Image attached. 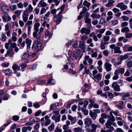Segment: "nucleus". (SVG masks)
I'll use <instances>...</instances> for the list:
<instances>
[{
    "label": "nucleus",
    "instance_id": "nucleus-1",
    "mask_svg": "<svg viewBox=\"0 0 132 132\" xmlns=\"http://www.w3.org/2000/svg\"><path fill=\"white\" fill-rule=\"evenodd\" d=\"M59 9H58L57 10L54 9L52 10L51 11V13L53 14L54 17V21L56 22L57 24H59L61 22L62 19V15L61 14L62 13V11H60L57 15H56V12Z\"/></svg>",
    "mask_w": 132,
    "mask_h": 132
},
{
    "label": "nucleus",
    "instance_id": "nucleus-2",
    "mask_svg": "<svg viewBox=\"0 0 132 132\" xmlns=\"http://www.w3.org/2000/svg\"><path fill=\"white\" fill-rule=\"evenodd\" d=\"M40 26V24L39 23L36 22L34 26V30L33 35V37L37 39H40L41 34L38 32L39 31V27Z\"/></svg>",
    "mask_w": 132,
    "mask_h": 132
},
{
    "label": "nucleus",
    "instance_id": "nucleus-3",
    "mask_svg": "<svg viewBox=\"0 0 132 132\" xmlns=\"http://www.w3.org/2000/svg\"><path fill=\"white\" fill-rule=\"evenodd\" d=\"M42 46V43L41 42L35 40L34 42L32 48L36 51L38 52L40 50Z\"/></svg>",
    "mask_w": 132,
    "mask_h": 132
},
{
    "label": "nucleus",
    "instance_id": "nucleus-4",
    "mask_svg": "<svg viewBox=\"0 0 132 132\" xmlns=\"http://www.w3.org/2000/svg\"><path fill=\"white\" fill-rule=\"evenodd\" d=\"M112 87L115 91L119 92L121 89L120 88V86L118 85L117 82H113L111 85Z\"/></svg>",
    "mask_w": 132,
    "mask_h": 132
},
{
    "label": "nucleus",
    "instance_id": "nucleus-5",
    "mask_svg": "<svg viewBox=\"0 0 132 132\" xmlns=\"http://www.w3.org/2000/svg\"><path fill=\"white\" fill-rule=\"evenodd\" d=\"M87 9L85 7H83V9L82 11L80 13V15H82L83 14H85L84 15L86 17H88L89 15V14L87 11Z\"/></svg>",
    "mask_w": 132,
    "mask_h": 132
},
{
    "label": "nucleus",
    "instance_id": "nucleus-6",
    "mask_svg": "<svg viewBox=\"0 0 132 132\" xmlns=\"http://www.w3.org/2000/svg\"><path fill=\"white\" fill-rule=\"evenodd\" d=\"M93 121L91 119L89 118H86L84 120L85 125L87 126H90L92 123Z\"/></svg>",
    "mask_w": 132,
    "mask_h": 132
},
{
    "label": "nucleus",
    "instance_id": "nucleus-7",
    "mask_svg": "<svg viewBox=\"0 0 132 132\" xmlns=\"http://www.w3.org/2000/svg\"><path fill=\"white\" fill-rule=\"evenodd\" d=\"M85 41L84 40L81 41L80 42L79 45V48L82 50L84 52L86 49V45L85 44Z\"/></svg>",
    "mask_w": 132,
    "mask_h": 132
},
{
    "label": "nucleus",
    "instance_id": "nucleus-8",
    "mask_svg": "<svg viewBox=\"0 0 132 132\" xmlns=\"http://www.w3.org/2000/svg\"><path fill=\"white\" fill-rule=\"evenodd\" d=\"M102 75L101 73H98L96 76H94V78H92L97 82H98L101 80L102 78Z\"/></svg>",
    "mask_w": 132,
    "mask_h": 132
},
{
    "label": "nucleus",
    "instance_id": "nucleus-9",
    "mask_svg": "<svg viewBox=\"0 0 132 132\" xmlns=\"http://www.w3.org/2000/svg\"><path fill=\"white\" fill-rule=\"evenodd\" d=\"M104 67L107 72H109L112 70V65L108 62H105L104 64Z\"/></svg>",
    "mask_w": 132,
    "mask_h": 132
},
{
    "label": "nucleus",
    "instance_id": "nucleus-10",
    "mask_svg": "<svg viewBox=\"0 0 132 132\" xmlns=\"http://www.w3.org/2000/svg\"><path fill=\"white\" fill-rule=\"evenodd\" d=\"M90 30L88 29H86V28L84 27L81 29L80 32L81 34H85L87 35H88L90 33Z\"/></svg>",
    "mask_w": 132,
    "mask_h": 132
},
{
    "label": "nucleus",
    "instance_id": "nucleus-11",
    "mask_svg": "<svg viewBox=\"0 0 132 132\" xmlns=\"http://www.w3.org/2000/svg\"><path fill=\"white\" fill-rule=\"evenodd\" d=\"M68 119L70 120L71 124L75 123L77 121L76 117H73L71 116L68 115Z\"/></svg>",
    "mask_w": 132,
    "mask_h": 132
},
{
    "label": "nucleus",
    "instance_id": "nucleus-12",
    "mask_svg": "<svg viewBox=\"0 0 132 132\" xmlns=\"http://www.w3.org/2000/svg\"><path fill=\"white\" fill-rule=\"evenodd\" d=\"M28 14L26 12H24L23 15V21L25 22H26L28 20Z\"/></svg>",
    "mask_w": 132,
    "mask_h": 132
},
{
    "label": "nucleus",
    "instance_id": "nucleus-13",
    "mask_svg": "<svg viewBox=\"0 0 132 132\" xmlns=\"http://www.w3.org/2000/svg\"><path fill=\"white\" fill-rule=\"evenodd\" d=\"M91 53V57H96L97 56V51L96 49H95L93 50Z\"/></svg>",
    "mask_w": 132,
    "mask_h": 132
},
{
    "label": "nucleus",
    "instance_id": "nucleus-14",
    "mask_svg": "<svg viewBox=\"0 0 132 132\" xmlns=\"http://www.w3.org/2000/svg\"><path fill=\"white\" fill-rule=\"evenodd\" d=\"M89 114L93 119L95 120L96 119L97 114L96 112H93L92 111H90L89 112Z\"/></svg>",
    "mask_w": 132,
    "mask_h": 132
},
{
    "label": "nucleus",
    "instance_id": "nucleus-15",
    "mask_svg": "<svg viewBox=\"0 0 132 132\" xmlns=\"http://www.w3.org/2000/svg\"><path fill=\"white\" fill-rule=\"evenodd\" d=\"M115 1L112 0L109 1L107 4H106L105 6L107 7H110L113 5V4L115 3Z\"/></svg>",
    "mask_w": 132,
    "mask_h": 132
},
{
    "label": "nucleus",
    "instance_id": "nucleus-16",
    "mask_svg": "<svg viewBox=\"0 0 132 132\" xmlns=\"http://www.w3.org/2000/svg\"><path fill=\"white\" fill-rule=\"evenodd\" d=\"M114 74L115 76H113V80H116L118 79L119 78L118 75H119L118 69L116 70L114 73Z\"/></svg>",
    "mask_w": 132,
    "mask_h": 132
},
{
    "label": "nucleus",
    "instance_id": "nucleus-17",
    "mask_svg": "<svg viewBox=\"0 0 132 132\" xmlns=\"http://www.w3.org/2000/svg\"><path fill=\"white\" fill-rule=\"evenodd\" d=\"M130 31L129 28L127 27L123 28L121 29L122 32H125V34L128 33Z\"/></svg>",
    "mask_w": 132,
    "mask_h": 132
},
{
    "label": "nucleus",
    "instance_id": "nucleus-18",
    "mask_svg": "<svg viewBox=\"0 0 132 132\" xmlns=\"http://www.w3.org/2000/svg\"><path fill=\"white\" fill-rule=\"evenodd\" d=\"M110 39V37L108 36H104L103 37V41L105 44H108L109 43L108 41Z\"/></svg>",
    "mask_w": 132,
    "mask_h": 132
},
{
    "label": "nucleus",
    "instance_id": "nucleus-19",
    "mask_svg": "<svg viewBox=\"0 0 132 132\" xmlns=\"http://www.w3.org/2000/svg\"><path fill=\"white\" fill-rule=\"evenodd\" d=\"M128 57V55L126 54L124 55H120L118 58V60H120V61L126 59Z\"/></svg>",
    "mask_w": 132,
    "mask_h": 132
},
{
    "label": "nucleus",
    "instance_id": "nucleus-20",
    "mask_svg": "<svg viewBox=\"0 0 132 132\" xmlns=\"http://www.w3.org/2000/svg\"><path fill=\"white\" fill-rule=\"evenodd\" d=\"M114 53H115L121 54L122 51L120 50V48L117 47H115L114 48Z\"/></svg>",
    "mask_w": 132,
    "mask_h": 132
},
{
    "label": "nucleus",
    "instance_id": "nucleus-21",
    "mask_svg": "<svg viewBox=\"0 0 132 132\" xmlns=\"http://www.w3.org/2000/svg\"><path fill=\"white\" fill-rule=\"evenodd\" d=\"M47 5V4L44 2V0H41L39 3L38 6L40 7H44L46 6Z\"/></svg>",
    "mask_w": 132,
    "mask_h": 132
},
{
    "label": "nucleus",
    "instance_id": "nucleus-22",
    "mask_svg": "<svg viewBox=\"0 0 132 132\" xmlns=\"http://www.w3.org/2000/svg\"><path fill=\"white\" fill-rule=\"evenodd\" d=\"M4 73L6 76H10L12 75V70L10 69L6 70L5 71Z\"/></svg>",
    "mask_w": 132,
    "mask_h": 132
},
{
    "label": "nucleus",
    "instance_id": "nucleus-23",
    "mask_svg": "<svg viewBox=\"0 0 132 132\" xmlns=\"http://www.w3.org/2000/svg\"><path fill=\"white\" fill-rule=\"evenodd\" d=\"M29 56L28 53L26 52L22 55V58L24 59H27L29 57Z\"/></svg>",
    "mask_w": 132,
    "mask_h": 132
},
{
    "label": "nucleus",
    "instance_id": "nucleus-24",
    "mask_svg": "<svg viewBox=\"0 0 132 132\" xmlns=\"http://www.w3.org/2000/svg\"><path fill=\"white\" fill-rule=\"evenodd\" d=\"M1 8L2 11L5 12H6L7 11L9 10V7L5 5L2 6Z\"/></svg>",
    "mask_w": 132,
    "mask_h": 132
},
{
    "label": "nucleus",
    "instance_id": "nucleus-25",
    "mask_svg": "<svg viewBox=\"0 0 132 132\" xmlns=\"http://www.w3.org/2000/svg\"><path fill=\"white\" fill-rule=\"evenodd\" d=\"M85 58L88 61V63H89L91 65L92 63L93 60L90 58L89 56H86Z\"/></svg>",
    "mask_w": 132,
    "mask_h": 132
},
{
    "label": "nucleus",
    "instance_id": "nucleus-26",
    "mask_svg": "<svg viewBox=\"0 0 132 132\" xmlns=\"http://www.w3.org/2000/svg\"><path fill=\"white\" fill-rule=\"evenodd\" d=\"M33 10V8L31 5H29L28 8L26 9V11L24 12H26L28 14L29 12H31Z\"/></svg>",
    "mask_w": 132,
    "mask_h": 132
},
{
    "label": "nucleus",
    "instance_id": "nucleus-27",
    "mask_svg": "<svg viewBox=\"0 0 132 132\" xmlns=\"http://www.w3.org/2000/svg\"><path fill=\"white\" fill-rule=\"evenodd\" d=\"M91 127L92 128V129L96 130L97 127L100 128L101 127V125H96L94 124H92L91 125Z\"/></svg>",
    "mask_w": 132,
    "mask_h": 132
},
{
    "label": "nucleus",
    "instance_id": "nucleus-28",
    "mask_svg": "<svg viewBox=\"0 0 132 132\" xmlns=\"http://www.w3.org/2000/svg\"><path fill=\"white\" fill-rule=\"evenodd\" d=\"M106 44H105L103 40L102 41L100 44V48L102 50L105 49V45Z\"/></svg>",
    "mask_w": 132,
    "mask_h": 132
},
{
    "label": "nucleus",
    "instance_id": "nucleus-29",
    "mask_svg": "<svg viewBox=\"0 0 132 132\" xmlns=\"http://www.w3.org/2000/svg\"><path fill=\"white\" fill-rule=\"evenodd\" d=\"M55 125L54 123L51 124L48 128L49 130L50 131H53Z\"/></svg>",
    "mask_w": 132,
    "mask_h": 132
},
{
    "label": "nucleus",
    "instance_id": "nucleus-30",
    "mask_svg": "<svg viewBox=\"0 0 132 132\" xmlns=\"http://www.w3.org/2000/svg\"><path fill=\"white\" fill-rule=\"evenodd\" d=\"M120 95L122 97H127L130 96V95L129 93H121L120 94Z\"/></svg>",
    "mask_w": 132,
    "mask_h": 132
},
{
    "label": "nucleus",
    "instance_id": "nucleus-31",
    "mask_svg": "<svg viewBox=\"0 0 132 132\" xmlns=\"http://www.w3.org/2000/svg\"><path fill=\"white\" fill-rule=\"evenodd\" d=\"M9 15L7 14L4 15L2 16V18L3 21L4 22H6L7 21V17H8Z\"/></svg>",
    "mask_w": 132,
    "mask_h": 132
},
{
    "label": "nucleus",
    "instance_id": "nucleus-32",
    "mask_svg": "<svg viewBox=\"0 0 132 132\" xmlns=\"http://www.w3.org/2000/svg\"><path fill=\"white\" fill-rule=\"evenodd\" d=\"M83 5L84 6H86L87 8H89L90 5V4L87 1L85 0L84 1Z\"/></svg>",
    "mask_w": 132,
    "mask_h": 132
},
{
    "label": "nucleus",
    "instance_id": "nucleus-33",
    "mask_svg": "<svg viewBox=\"0 0 132 132\" xmlns=\"http://www.w3.org/2000/svg\"><path fill=\"white\" fill-rule=\"evenodd\" d=\"M45 36L46 37H48L49 38H50L52 36V34L48 30H47L45 33Z\"/></svg>",
    "mask_w": 132,
    "mask_h": 132
},
{
    "label": "nucleus",
    "instance_id": "nucleus-34",
    "mask_svg": "<svg viewBox=\"0 0 132 132\" xmlns=\"http://www.w3.org/2000/svg\"><path fill=\"white\" fill-rule=\"evenodd\" d=\"M112 24L113 26H114L117 24L118 23V20L116 19L113 20L111 21Z\"/></svg>",
    "mask_w": 132,
    "mask_h": 132
},
{
    "label": "nucleus",
    "instance_id": "nucleus-35",
    "mask_svg": "<svg viewBox=\"0 0 132 132\" xmlns=\"http://www.w3.org/2000/svg\"><path fill=\"white\" fill-rule=\"evenodd\" d=\"M72 43L73 44L72 46L73 47L76 48L78 47V42L77 40L72 41Z\"/></svg>",
    "mask_w": 132,
    "mask_h": 132
},
{
    "label": "nucleus",
    "instance_id": "nucleus-36",
    "mask_svg": "<svg viewBox=\"0 0 132 132\" xmlns=\"http://www.w3.org/2000/svg\"><path fill=\"white\" fill-rule=\"evenodd\" d=\"M10 9L12 11H14L17 9V6L16 5H14L10 6Z\"/></svg>",
    "mask_w": 132,
    "mask_h": 132
},
{
    "label": "nucleus",
    "instance_id": "nucleus-37",
    "mask_svg": "<svg viewBox=\"0 0 132 132\" xmlns=\"http://www.w3.org/2000/svg\"><path fill=\"white\" fill-rule=\"evenodd\" d=\"M106 22L105 21V19L103 18H101L99 23L101 24H103L105 23Z\"/></svg>",
    "mask_w": 132,
    "mask_h": 132
},
{
    "label": "nucleus",
    "instance_id": "nucleus-38",
    "mask_svg": "<svg viewBox=\"0 0 132 132\" xmlns=\"http://www.w3.org/2000/svg\"><path fill=\"white\" fill-rule=\"evenodd\" d=\"M51 83L52 85H54L55 84V80L53 79H49L47 81V84Z\"/></svg>",
    "mask_w": 132,
    "mask_h": 132
},
{
    "label": "nucleus",
    "instance_id": "nucleus-39",
    "mask_svg": "<svg viewBox=\"0 0 132 132\" xmlns=\"http://www.w3.org/2000/svg\"><path fill=\"white\" fill-rule=\"evenodd\" d=\"M87 17H86L84 19L85 22L86 23H90L91 20L87 18Z\"/></svg>",
    "mask_w": 132,
    "mask_h": 132
},
{
    "label": "nucleus",
    "instance_id": "nucleus-40",
    "mask_svg": "<svg viewBox=\"0 0 132 132\" xmlns=\"http://www.w3.org/2000/svg\"><path fill=\"white\" fill-rule=\"evenodd\" d=\"M7 39V37L3 33H2V39L3 41H5Z\"/></svg>",
    "mask_w": 132,
    "mask_h": 132
},
{
    "label": "nucleus",
    "instance_id": "nucleus-41",
    "mask_svg": "<svg viewBox=\"0 0 132 132\" xmlns=\"http://www.w3.org/2000/svg\"><path fill=\"white\" fill-rule=\"evenodd\" d=\"M21 12L22 11L21 10H18L16 11L15 12V13L16 16H19L20 15Z\"/></svg>",
    "mask_w": 132,
    "mask_h": 132
},
{
    "label": "nucleus",
    "instance_id": "nucleus-42",
    "mask_svg": "<svg viewBox=\"0 0 132 132\" xmlns=\"http://www.w3.org/2000/svg\"><path fill=\"white\" fill-rule=\"evenodd\" d=\"M124 68H120L119 70L118 69V71L119 73V74L120 73L121 74H123L124 72Z\"/></svg>",
    "mask_w": 132,
    "mask_h": 132
},
{
    "label": "nucleus",
    "instance_id": "nucleus-43",
    "mask_svg": "<svg viewBox=\"0 0 132 132\" xmlns=\"http://www.w3.org/2000/svg\"><path fill=\"white\" fill-rule=\"evenodd\" d=\"M83 104H84V105L83 107L81 108H84V109H86V106L88 104V102L86 100L84 101L83 102Z\"/></svg>",
    "mask_w": 132,
    "mask_h": 132
},
{
    "label": "nucleus",
    "instance_id": "nucleus-44",
    "mask_svg": "<svg viewBox=\"0 0 132 132\" xmlns=\"http://www.w3.org/2000/svg\"><path fill=\"white\" fill-rule=\"evenodd\" d=\"M12 118L14 121H17L19 120V117L17 115H15L13 116Z\"/></svg>",
    "mask_w": 132,
    "mask_h": 132
},
{
    "label": "nucleus",
    "instance_id": "nucleus-45",
    "mask_svg": "<svg viewBox=\"0 0 132 132\" xmlns=\"http://www.w3.org/2000/svg\"><path fill=\"white\" fill-rule=\"evenodd\" d=\"M103 54L105 56H107L109 54V52L107 50H104L103 51Z\"/></svg>",
    "mask_w": 132,
    "mask_h": 132
},
{
    "label": "nucleus",
    "instance_id": "nucleus-46",
    "mask_svg": "<svg viewBox=\"0 0 132 132\" xmlns=\"http://www.w3.org/2000/svg\"><path fill=\"white\" fill-rule=\"evenodd\" d=\"M55 104H52L50 106V110L51 111H52L53 110L56 109Z\"/></svg>",
    "mask_w": 132,
    "mask_h": 132
},
{
    "label": "nucleus",
    "instance_id": "nucleus-47",
    "mask_svg": "<svg viewBox=\"0 0 132 132\" xmlns=\"http://www.w3.org/2000/svg\"><path fill=\"white\" fill-rule=\"evenodd\" d=\"M86 109H84V108H81L82 111L84 113V114L87 115L88 114V111L87 110H86Z\"/></svg>",
    "mask_w": 132,
    "mask_h": 132
},
{
    "label": "nucleus",
    "instance_id": "nucleus-48",
    "mask_svg": "<svg viewBox=\"0 0 132 132\" xmlns=\"http://www.w3.org/2000/svg\"><path fill=\"white\" fill-rule=\"evenodd\" d=\"M127 65L128 67L130 68L132 67V62L129 61L127 63Z\"/></svg>",
    "mask_w": 132,
    "mask_h": 132
},
{
    "label": "nucleus",
    "instance_id": "nucleus-49",
    "mask_svg": "<svg viewBox=\"0 0 132 132\" xmlns=\"http://www.w3.org/2000/svg\"><path fill=\"white\" fill-rule=\"evenodd\" d=\"M125 37L127 38H130L132 37V33H130L129 34H125Z\"/></svg>",
    "mask_w": 132,
    "mask_h": 132
},
{
    "label": "nucleus",
    "instance_id": "nucleus-50",
    "mask_svg": "<svg viewBox=\"0 0 132 132\" xmlns=\"http://www.w3.org/2000/svg\"><path fill=\"white\" fill-rule=\"evenodd\" d=\"M18 7L20 9L22 8L23 7V4L21 2H20L17 4Z\"/></svg>",
    "mask_w": 132,
    "mask_h": 132
},
{
    "label": "nucleus",
    "instance_id": "nucleus-51",
    "mask_svg": "<svg viewBox=\"0 0 132 132\" xmlns=\"http://www.w3.org/2000/svg\"><path fill=\"white\" fill-rule=\"evenodd\" d=\"M46 11V10L44 8H43L42 9L40 12V14L42 15L45 13Z\"/></svg>",
    "mask_w": 132,
    "mask_h": 132
},
{
    "label": "nucleus",
    "instance_id": "nucleus-52",
    "mask_svg": "<svg viewBox=\"0 0 132 132\" xmlns=\"http://www.w3.org/2000/svg\"><path fill=\"white\" fill-rule=\"evenodd\" d=\"M7 52L10 55H12L13 53V49L10 48L9 50L7 51Z\"/></svg>",
    "mask_w": 132,
    "mask_h": 132
},
{
    "label": "nucleus",
    "instance_id": "nucleus-53",
    "mask_svg": "<svg viewBox=\"0 0 132 132\" xmlns=\"http://www.w3.org/2000/svg\"><path fill=\"white\" fill-rule=\"evenodd\" d=\"M51 122V120L50 119L47 120L45 122L44 124L45 126H47L50 124Z\"/></svg>",
    "mask_w": 132,
    "mask_h": 132
},
{
    "label": "nucleus",
    "instance_id": "nucleus-54",
    "mask_svg": "<svg viewBox=\"0 0 132 132\" xmlns=\"http://www.w3.org/2000/svg\"><path fill=\"white\" fill-rule=\"evenodd\" d=\"M122 18L123 21H127L129 19L128 17L126 16H122Z\"/></svg>",
    "mask_w": 132,
    "mask_h": 132
},
{
    "label": "nucleus",
    "instance_id": "nucleus-55",
    "mask_svg": "<svg viewBox=\"0 0 132 132\" xmlns=\"http://www.w3.org/2000/svg\"><path fill=\"white\" fill-rule=\"evenodd\" d=\"M26 44L27 45L31 44V40L28 38H26L25 40Z\"/></svg>",
    "mask_w": 132,
    "mask_h": 132
},
{
    "label": "nucleus",
    "instance_id": "nucleus-56",
    "mask_svg": "<svg viewBox=\"0 0 132 132\" xmlns=\"http://www.w3.org/2000/svg\"><path fill=\"white\" fill-rule=\"evenodd\" d=\"M62 129H61L59 128V127H57L55 129L54 132H62Z\"/></svg>",
    "mask_w": 132,
    "mask_h": 132
},
{
    "label": "nucleus",
    "instance_id": "nucleus-57",
    "mask_svg": "<svg viewBox=\"0 0 132 132\" xmlns=\"http://www.w3.org/2000/svg\"><path fill=\"white\" fill-rule=\"evenodd\" d=\"M74 130L75 132H80L81 129L79 127L75 128H74Z\"/></svg>",
    "mask_w": 132,
    "mask_h": 132
},
{
    "label": "nucleus",
    "instance_id": "nucleus-58",
    "mask_svg": "<svg viewBox=\"0 0 132 132\" xmlns=\"http://www.w3.org/2000/svg\"><path fill=\"white\" fill-rule=\"evenodd\" d=\"M112 11L113 12H114L115 13L119 12L120 11L119 9H118L116 8H113L112 9Z\"/></svg>",
    "mask_w": 132,
    "mask_h": 132
},
{
    "label": "nucleus",
    "instance_id": "nucleus-59",
    "mask_svg": "<svg viewBox=\"0 0 132 132\" xmlns=\"http://www.w3.org/2000/svg\"><path fill=\"white\" fill-rule=\"evenodd\" d=\"M81 39L83 40H82L85 41V40L88 38V36H87L84 35L81 36Z\"/></svg>",
    "mask_w": 132,
    "mask_h": 132
},
{
    "label": "nucleus",
    "instance_id": "nucleus-60",
    "mask_svg": "<svg viewBox=\"0 0 132 132\" xmlns=\"http://www.w3.org/2000/svg\"><path fill=\"white\" fill-rule=\"evenodd\" d=\"M127 6L126 5L123 4L122 5L120 9L121 10H126L127 9Z\"/></svg>",
    "mask_w": 132,
    "mask_h": 132
},
{
    "label": "nucleus",
    "instance_id": "nucleus-61",
    "mask_svg": "<svg viewBox=\"0 0 132 132\" xmlns=\"http://www.w3.org/2000/svg\"><path fill=\"white\" fill-rule=\"evenodd\" d=\"M50 13V12L48 11L46 14H45L44 17L45 19H46L47 17H49Z\"/></svg>",
    "mask_w": 132,
    "mask_h": 132
},
{
    "label": "nucleus",
    "instance_id": "nucleus-62",
    "mask_svg": "<svg viewBox=\"0 0 132 132\" xmlns=\"http://www.w3.org/2000/svg\"><path fill=\"white\" fill-rule=\"evenodd\" d=\"M128 23L127 22H123L122 23L121 26L122 27H124L127 26L128 25Z\"/></svg>",
    "mask_w": 132,
    "mask_h": 132
},
{
    "label": "nucleus",
    "instance_id": "nucleus-63",
    "mask_svg": "<svg viewBox=\"0 0 132 132\" xmlns=\"http://www.w3.org/2000/svg\"><path fill=\"white\" fill-rule=\"evenodd\" d=\"M63 129L65 130H67L69 128V126L68 125H65L63 126Z\"/></svg>",
    "mask_w": 132,
    "mask_h": 132
},
{
    "label": "nucleus",
    "instance_id": "nucleus-64",
    "mask_svg": "<svg viewBox=\"0 0 132 132\" xmlns=\"http://www.w3.org/2000/svg\"><path fill=\"white\" fill-rule=\"evenodd\" d=\"M114 132H124L120 128H118L115 130Z\"/></svg>",
    "mask_w": 132,
    "mask_h": 132
}]
</instances>
